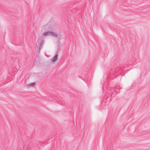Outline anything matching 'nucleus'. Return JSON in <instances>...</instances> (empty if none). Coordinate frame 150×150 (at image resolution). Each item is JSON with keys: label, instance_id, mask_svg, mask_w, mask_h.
I'll list each match as a JSON object with an SVG mask.
<instances>
[{"label": "nucleus", "instance_id": "f257e3e1", "mask_svg": "<svg viewBox=\"0 0 150 150\" xmlns=\"http://www.w3.org/2000/svg\"><path fill=\"white\" fill-rule=\"evenodd\" d=\"M42 35L44 37H46L48 36H50L51 37L57 38L58 40H61L62 37V36L60 33H58V34L55 32L48 31L44 32L42 33Z\"/></svg>", "mask_w": 150, "mask_h": 150}, {"label": "nucleus", "instance_id": "f03ea898", "mask_svg": "<svg viewBox=\"0 0 150 150\" xmlns=\"http://www.w3.org/2000/svg\"><path fill=\"white\" fill-rule=\"evenodd\" d=\"M36 84V83L35 82H33L31 83H30L28 84H27L26 85V86L28 87L29 88L31 87H33Z\"/></svg>", "mask_w": 150, "mask_h": 150}, {"label": "nucleus", "instance_id": "7ed1b4c3", "mask_svg": "<svg viewBox=\"0 0 150 150\" xmlns=\"http://www.w3.org/2000/svg\"><path fill=\"white\" fill-rule=\"evenodd\" d=\"M48 28L50 30H55L56 27L54 25H50L48 26Z\"/></svg>", "mask_w": 150, "mask_h": 150}, {"label": "nucleus", "instance_id": "20e7f679", "mask_svg": "<svg viewBox=\"0 0 150 150\" xmlns=\"http://www.w3.org/2000/svg\"><path fill=\"white\" fill-rule=\"evenodd\" d=\"M58 58V55L56 54L55 56L51 59V61L53 62H55L56 61Z\"/></svg>", "mask_w": 150, "mask_h": 150}, {"label": "nucleus", "instance_id": "39448f33", "mask_svg": "<svg viewBox=\"0 0 150 150\" xmlns=\"http://www.w3.org/2000/svg\"><path fill=\"white\" fill-rule=\"evenodd\" d=\"M42 44H40V48H41L42 47Z\"/></svg>", "mask_w": 150, "mask_h": 150}]
</instances>
